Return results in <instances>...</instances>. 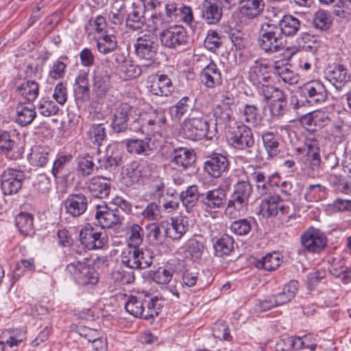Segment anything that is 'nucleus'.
<instances>
[{"instance_id": "26", "label": "nucleus", "mask_w": 351, "mask_h": 351, "mask_svg": "<svg viewBox=\"0 0 351 351\" xmlns=\"http://www.w3.org/2000/svg\"><path fill=\"white\" fill-rule=\"evenodd\" d=\"M268 66L259 61H255L248 71L249 81L256 88L271 81V77L267 71Z\"/></svg>"}, {"instance_id": "41", "label": "nucleus", "mask_w": 351, "mask_h": 351, "mask_svg": "<svg viewBox=\"0 0 351 351\" xmlns=\"http://www.w3.org/2000/svg\"><path fill=\"white\" fill-rule=\"evenodd\" d=\"M49 156V148L41 146H34L31 149L28 160L33 166L43 167L48 162Z\"/></svg>"}, {"instance_id": "4", "label": "nucleus", "mask_w": 351, "mask_h": 351, "mask_svg": "<svg viewBox=\"0 0 351 351\" xmlns=\"http://www.w3.org/2000/svg\"><path fill=\"white\" fill-rule=\"evenodd\" d=\"M153 252L148 248L132 247L125 250L121 254L122 264L130 269H143L153 263Z\"/></svg>"}, {"instance_id": "28", "label": "nucleus", "mask_w": 351, "mask_h": 351, "mask_svg": "<svg viewBox=\"0 0 351 351\" xmlns=\"http://www.w3.org/2000/svg\"><path fill=\"white\" fill-rule=\"evenodd\" d=\"M90 193L97 198H106L110 191V178L104 176H96L90 179L86 184Z\"/></svg>"}, {"instance_id": "17", "label": "nucleus", "mask_w": 351, "mask_h": 351, "mask_svg": "<svg viewBox=\"0 0 351 351\" xmlns=\"http://www.w3.org/2000/svg\"><path fill=\"white\" fill-rule=\"evenodd\" d=\"M88 202V197L84 193H71L64 201L66 213L73 217H78L86 212Z\"/></svg>"}, {"instance_id": "11", "label": "nucleus", "mask_w": 351, "mask_h": 351, "mask_svg": "<svg viewBox=\"0 0 351 351\" xmlns=\"http://www.w3.org/2000/svg\"><path fill=\"white\" fill-rule=\"evenodd\" d=\"M300 241L307 252L318 254L326 246L327 238L320 230L311 227L302 233Z\"/></svg>"}, {"instance_id": "5", "label": "nucleus", "mask_w": 351, "mask_h": 351, "mask_svg": "<svg viewBox=\"0 0 351 351\" xmlns=\"http://www.w3.org/2000/svg\"><path fill=\"white\" fill-rule=\"evenodd\" d=\"M182 132L186 138L192 141H199L204 138H210L212 133L209 130L208 123L201 112L191 114L182 123Z\"/></svg>"}, {"instance_id": "2", "label": "nucleus", "mask_w": 351, "mask_h": 351, "mask_svg": "<svg viewBox=\"0 0 351 351\" xmlns=\"http://www.w3.org/2000/svg\"><path fill=\"white\" fill-rule=\"evenodd\" d=\"M252 193V185L249 180H238L234 184L233 192L225 210L226 215L236 218L241 213H244Z\"/></svg>"}, {"instance_id": "62", "label": "nucleus", "mask_w": 351, "mask_h": 351, "mask_svg": "<svg viewBox=\"0 0 351 351\" xmlns=\"http://www.w3.org/2000/svg\"><path fill=\"white\" fill-rule=\"evenodd\" d=\"M221 36L215 30H209L204 40V47L208 50L215 52L222 45Z\"/></svg>"}, {"instance_id": "6", "label": "nucleus", "mask_w": 351, "mask_h": 351, "mask_svg": "<svg viewBox=\"0 0 351 351\" xmlns=\"http://www.w3.org/2000/svg\"><path fill=\"white\" fill-rule=\"evenodd\" d=\"M158 44L157 36L148 32L139 36L134 44L135 53L146 66L151 65L156 60Z\"/></svg>"}, {"instance_id": "50", "label": "nucleus", "mask_w": 351, "mask_h": 351, "mask_svg": "<svg viewBox=\"0 0 351 351\" xmlns=\"http://www.w3.org/2000/svg\"><path fill=\"white\" fill-rule=\"evenodd\" d=\"M256 90L258 94L264 97L265 101L271 100V101L276 99L282 98L283 92L278 88L270 84V82L264 83L261 85Z\"/></svg>"}, {"instance_id": "16", "label": "nucleus", "mask_w": 351, "mask_h": 351, "mask_svg": "<svg viewBox=\"0 0 351 351\" xmlns=\"http://www.w3.org/2000/svg\"><path fill=\"white\" fill-rule=\"evenodd\" d=\"M95 219L102 228H110L120 223L123 217L118 208L110 209L104 204L96 206Z\"/></svg>"}, {"instance_id": "23", "label": "nucleus", "mask_w": 351, "mask_h": 351, "mask_svg": "<svg viewBox=\"0 0 351 351\" xmlns=\"http://www.w3.org/2000/svg\"><path fill=\"white\" fill-rule=\"evenodd\" d=\"M201 83L207 88L214 89L222 84V75L217 64L210 62L200 72Z\"/></svg>"}, {"instance_id": "55", "label": "nucleus", "mask_w": 351, "mask_h": 351, "mask_svg": "<svg viewBox=\"0 0 351 351\" xmlns=\"http://www.w3.org/2000/svg\"><path fill=\"white\" fill-rule=\"evenodd\" d=\"M145 301L138 299L135 296H131L125 304V310L136 317L143 318Z\"/></svg>"}, {"instance_id": "21", "label": "nucleus", "mask_w": 351, "mask_h": 351, "mask_svg": "<svg viewBox=\"0 0 351 351\" xmlns=\"http://www.w3.org/2000/svg\"><path fill=\"white\" fill-rule=\"evenodd\" d=\"M81 243L88 250L102 248L108 242L105 232H97L93 228H84L81 230Z\"/></svg>"}, {"instance_id": "59", "label": "nucleus", "mask_w": 351, "mask_h": 351, "mask_svg": "<svg viewBox=\"0 0 351 351\" xmlns=\"http://www.w3.org/2000/svg\"><path fill=\"white\" fill-rule=\"evenodd\" d=\"M326 195V188L319 184L309 185L306 189V197L310 201L318 202L325 199Z\"/></svg>"}, {"instance_id": "47", "label": "nucleus", "mask_w": 351, "mask_h": 351, "mask_svg": "<svg viewBox=\"0 0 351 351\" xmlns=\"http://www.w3.org/2000/svg\"><path fill=\"white\" fill-rule=\"evenodd\" d=\"M269 110L271 117L274 119H280L288 111V105L285 94L282 95V98L276 99L271 101L269 105Z\"/></svg>"}, {"instance_id": "15", "label": "nucleus", "mask_w": 351, "mask_h": 351, "mask_svg": "<svg viewBox=\"0 0 351 351\" xmlns=\"http://www.w3.org/2000/svg\"><path fill=\"white\" fill-rule=\"evenodd\" d=\"M302 92L306 101L311 105L322 104L328 96L324 84L319 80L306 83L302 88Z\"/></svg>"}, {"instance_id": "24", "label": "nucleus", "mask_w": 351, "mask_h": 351, "mask_svg": "<svg viewBox=\"0 0 351 351\" xmlns=\"http://www.w3.org/2000/svg\"><path fill=\"white\" fill-rule=\"evenodd\" d=\"M300 121L307 130L315 132L328 125L330 119L326 112L316 110L302 116Z\"/></svg>"}, {"instance_id": "29", "label": "nucleus", "mask_w": 351, "mask_h": 351, "mask_svg": "<svg viewBox=\"0 0 351 351\" xmlns=\"http://www.w3.org/2000/svg\"><path fill=\"white\" fill-rule=\"evenodd\" d=\"M239 10L242 17L254 19L260 16L264 10L263 0H239Z\"/></svg>"}, {"instance_id": "63", "label": "nucleus", "mask_w": 351, "mask_h": 351, "mask_svg": "<svg viewBox=\"0 0 351 351\" xmlns=\"http://www.w3.org/2000/svg\"><path fill=\"white\" fill-rule=\"evenodd\" d=\"M95 164L92 156L88 154L77 158V171L83 176H88L93 173Z\"/></svg>"}, {"instance_id": "56", "label": "nucleus", "mask_w": 351, "mask_h": 351, "mask_svg": "<svg viewBox=\"0 0 351 351\" xmlns=\"http://www.w3.org/2000/svg\"><path fill=\"white\" fill-rule=\"evenodd\" d=\"M83 269V274L77 276V279L75 282L82 286L95 285L98 282L97 272L93 267H90L87 264H86Z\"/></svg>"}, {"instance_id": "22", "label": "nucleus", "mask_w": 351, "mask_h": 351, "mask_svg": "<svg viewBox=\"0 0 351 351\" xmlns=\"http://www.w3.org/2000/svg\"><path fill=\"white\" fill-rule=\"evenodd\" d=\"M223 13V3L221 0H204L202 3V17L206 23H218Z\"/></svg>"}, {"instance_id": "1", "label": "nucleus", "mask_w": 351, "mask_h": 351, "mask_svg": "<svg viewBox=\"0 0 351 351\" xmlns=\"http://www.w3.org/2000/svg\"><path fill=\"white\" fill-rule=\"evenodd\" d=\"M147 237L154 245L162 244L165 237H169L173 240H179L189 230V218L180 215L171 218L169 227L165 228L164 221L160 223H152L147 226Z\"/></svg>"}, {"instance_id": "27", "label": "nucleus", "mask_w": 351, "mask_h": 351, "mask_svg": "<svg viewBox=\"0 0 351 351\" xmlns=\"http://www.w3.org/2000/svg\"><path fill=\"white\" fill-rule=\"evenodd\" d=\"M148 88L153 95L161 97H167L173 91L171 80L165 74L153 77V80Z\"/></svg>"}, {"instance_id": "61", "label": "nucleus", "mask_w": 351, "mask_h": 351, "mask_svg": "<svg viewBox=\"0 0 351 351\" xmlns=\"http://www.w3.org/2000/svg\"><path fill=\"white\" fill-rule=\"evenodd\" d=\"M243 121L252 125L257 124L261 119L258 108L252 104H245L242 110Z\"/></svg>"}, {"instance_id": "53", "label": "nucleus", "mask_w": 351, "mask_h": 351, "mask_svg": "<svg viewBox=\"0 0 351 351\" xmlns=\"http://www.w3.org/2000/svg\"><path fill=\"white\" fill-rule=\"evenodd\" d=\"M306 147V155L312 158L313 165H318L320 161L319 145L314 137H307L304 142Z\"/></svg>"}, {"instance_id": "38", "label": "nucleus", "mask_w": 351, "mask_h": 351, "mask_svg": "<svg viewBox=\"0 0 351 351\" xmlns=\"http://www.w3.org/2000/svg\"><path fill=\"white\" fill-rule=\"evenodd\" d=\"M300 21L291 15H285L279 21L278 28L280 29V35L288 36L295 35L300 28Z\"/></svg>"}, {"instance_id": "37", "label": "nucleus", "mask_w": 351, "mask_h": 351, "mask_svg": "<svg viewBox=\"0 0 351 351\" xmlns=\"http://www.w3.org/2000/svg\"><path fill=\"white\" fill-rule=\"evenodd\" d=\"M282 256L276 252L268 253L261 259L255 262V267L258 269H263L266 271H274L282 263Z\"/></svg>"}, {"instance_id": "64", "label": "nucleus", "mask_w": 351, "mask_h": 351, "mask_svg": "<svg viewBox=\"0 0 351 351\" xmlns=\"http://www.w3.org/2000/svg\"><path fill=\"white\" fill-rule=\"evenodd\" d=\"M173 273V271L171 269L159 267L157 270L153 272L152 278L157 284L167 285L171 281Z\"/></svg>"}, {"instance_id": "19", "label": "nucleus", "mask_w": 351, "mask_h": 351, "mask_svg": "<svg viewBox=\"0 0 351 351\" xmlns=\"http://www.w3.org/2000/svg\"><path fill=\"white\" fill-rule=\"evenodd\" d=\"M12 84L15 91L29 101H33L38 95L39 86L37 82L23 78L21 75L16 77Z\"/></svg>"}, {"instance_id": "45", "label": "nucleus", "mask_w": 351, "mask_h": 351, "mask_svg": "<svg viewBox=\"0 0 351 351\" xmlns=\"http://www.w3.org/2000/svg\"><path fill=\"white\" fill-rule=\"evenodd\" d=\"M86 134L91 143L99 147L106 138V128L102 123L92 124L90 125Z\"/></svg>"}, {"instance_id": "33", "label": "nucleus", "mask_w": 351, "mask_h": 351, "mask_svg": "<svg viewBox=\"0 0 351 351\" xmlns=\"http://www.w3.org/2000/svg\"><path fill=\"white\" fill-rule=\"evenodd\" d=\"M131 110V106L127 104H122L117 109L112 123L114 132L120 133L127 130L128 117Z\"/></svg>"}, {"instance_id": "35", "label": "nucleus", "mask_w": 351, "mask_h": 351, "mask_svg": "<svg viewBox=\"0 0 351 351\" xmlns=\"http://www.w3.org/2000/svg\"><path fill=\"white\" fill-rule=\"evenodd\" d=\"M145 8L141 3H133V11L130 12L126 20V25L132 30L141 29L145 23L144 19Z\"/></svg>"}, {"instance_id": "43", "label": "nucleus", "mask_w": 351, "mask_h": 351, "mask_svg": "<svg viewBox=\"0 0 351 351\" xmlns=\"http://www.w3.org/2000/svg\"><path fill=\"white\" fill-rule=\"evenodd\" d=\"M233 245V239L225 234L213 243L215 254L217 256H227L232 251Z\"/></svg>"}, {"instance_id": "30", "label": "nucleus", "mask_w": 351, "mask_h": 351, "mask_svg": "<svg viewBox=\"0 0 351 351\" xmlns=\"http://www.w3.org/2000/svg\"><path fill=\"white\" fill-rule=\"evenodd\" d=\"M74 96L77 103H85L90 99L88 75L84 72L75 78L74 84Z\"/></svg>"}, {"instance_id": "60", "label": "nucleus", "mask_w": 351, "mask_h": 351, "mask_svg": "<svg viewBox=\"0 0 351 351\" xmlns=\"http://www.w3.org/2000/svg\"><path fill=\"white\" fill-rule=\"evenodd\" d=\"M275 73H276L282 81L289 84L298 82V75L291 71L287 65L280 66L276 62L274 65Z\"/></svg>"}, {"instance_id": "40", "label": "nucleus", "mask_w": 351, "mask_h": 351, "mask_svg": "<svg viewBox=\"0 0 351 351\" xmlns=\"http://www.w3.org/2000/svg\"><path fill=\"white\" fill-rule=\"evenodd\" d=\"M298 291V282L296 280L289 281L284 286L281 292L274 295L276 302L278 305H282L290 302L295 297Z\"/></svg>"}, {"instance_id": "32", "label": "nucleus", "mask_w": 351, "mask_h": 351, "mask_svg": "<svg viewBox=\"0 0 351 351\" xmlns=\"http://www.w3.org/2000/svg\"><path fill=\"white\" fill-rule=\"evenodd\" d=\"M36 116L33 104L19 103L16 107V122L21 126H27L32 123Z\"/></svg>"}, {"instance_id": "25", "label": "nucleus", "mask_w": 351, "mask_h": 351, "mask_svg": "<svg viewBox=\"0 0 351 351\" xmlns=\"http://www.w3.org/2000/svg\"><path fill=\"white\" fill-rule=\"evenodd\" d=\"M236 105L233 98L228 97L221 100L214 109L215 124H227L233 119Z\"/></svg>"}, {"instance_id": "13", "label": "nucleus", "mask_w": 351, "mask_h": 351, "mask_svg": "<svg viewBox=\"0 0 351 351\" xmlns=\"http://www.w3.org/2000/svg\"><path fill=\"white\" fill-rule=\"evenodd\" d=\"M229 168L228 158L219 153H213L208 156L204 164V171L213 178H220Z\"/></svg>"}, {"instance_id": "34", "label": "nucleus", "mask_w": 351, "mask_h": 351, "mask_svg": "<svg viewBox=\"0 0 351 351\" xmlns=\"http://www.w3.org/2000/svg\"><path fill=\"white\" fill-rule=\"evenodd\" d=\"M144 241L143 228L137 223L129 224L125 228V242L128 249L140 247Z\"/></svg>"}, {"instance_id": "18", "label": "nucleus", "mask_w": 351, "mask_h": 351, "mask_svg": "<svg viewBox=\"0 0 351 351\" xmlns=\"http://www.w3.org/2000/svg\"><path fill=\"white\" fill-rule=\"evenodd\" d=\"M23 152L19 147L15 138L5 130H0V154L10 160H17L22 157Z\"/></svg>"}, {"instance_id": "57", "label": "nucleus", "mask_w": 351, "mask_h": 351, "mask_svg": "<svg viewBox=\"0 0 351 351\" xmlns=\"http://www.w3.org/2000/svg\"><path fill=\"white\" fill-rule=\"evenodd\" d=\"M38 109L44 117L55 115L59 111L58 106L49 97H43L38 102Z\"/></svg>"}, {"instance_id": "58", "label": "nucleus", "mask_w": 351, "mask_h": 351, "mask_svg": "<svg viewBox=\"0 0 351 351\" xmlns=\"http://www.w3.org/2000/svg\"><path fill=\"white\" fill-rule=\"evenodd\" d=\"M120 71L125 80L136 78L142 73L141 68L132 63L130 60H124L123 64L121 66Z\"/></svg>"}, {"instance_id": "44", "label": "nucleus", "mask_w": 351, "mask_h": 351, "mask_svg": "<svg viewBox=\"0 0 351 351\" xmlns=\"http://www.w3.org/2000/svg\"><path fill=\"white\" fill-rule=\"evenodd\" d=\"M191 99L189 97H183L175 105L169 108L171 119L180 121L181 118L191 109Z\"/></svg>"}, {"instance_id": "42", "label": "nucleus", "mask_w": 351, "mask_h": 351, "mask_svg": "<svg viewBox=\"0 0 351 351\" xmlns=\"http://www.w3.org/2000/svg\"><path fill=\"white\" fill-rule=\"evenodd\" d=\"M171 161L178 167L185 169L195 161V155L193 152L186 148H180L175 151Z\"/></svg>"}, {"instance_id": "36", "label": "nucleus", "mask_w": 351, "mask_h": 351, "mask_svg": "<svg viewBox=\"0 0 351 351\" xmlns=\"http://www.w3.org/2000/svg\"><path fill=\"white\" fill-rule=\"evenodd\" d=\"M350 75L343 65H335L328 71L327 78L336 87L340 88L350 80Z\"/></svg>"}, {"instance_id": "10", "label": "nucleus", "mask_w": 351, "mask_h": 351, "mask_svg": "<svg viewBox=\"0 0 351 351\" xmlns=\"http://www.w3.org/2000/svg\"><path fill=\"white\" fill-rule=\"evenodd\" d=\"M162 45L169 49H180L188 44L189 37L185 29L179 25L169 27L160 34Z\"/></svg>"}, {"instance_id": "54", "label": "nucleus", "mask_w": 351, "mask_h": 351, "mask_svg": "<svg viewBox=\"0 0 351 351\" xmlns=\"http://www.w3.org/2000/svg\"><path fill=\"white\" fill-rule=\"evenodd\" d=\"M106 27V19L104 16H97L91 18L85 25V31L88 36L95 33H101Z\"/></svg>"}, {"instance_id": "7", "label": "nucleus", "mask_w": 351, "mask_h": 351, "mask_svg": "<svg viewBox=\"0 0 351 351\" xmlns=\"http://www.w3.org/2000/svg\"><path fill=\"white\" fill-rule=\"evenodd\" d=\"M138 121L142 133L148 135L160 133L165 128L167 123L165 111L162 108L151 109L143 114Z\"/></svg>"}, {"instance_id": "39", "label": "nucleus", "mask_w": 351, "mask_h": 351, "mask_svg": "<svg viewBox=\"0 0 351 351\" xmlns=\"http://www.w3.org/2000/svg\"><path fill=\"white\" fill-rule=\"evenodd\" d=\"M261 138L268 156L271 158L276 156L280 151L278 136L273 132L265 131Z\"/></svg>"}, {"instance_id": "52", "label": "nucleus", "mask_w": 351, "mask_h": 351, "mask_svg": "<svg viewBox=\"0 0 351 351\" xmlns=\"http://www.w3.org/2000/svg\"><path fill=\"white\" fill-rule=\"evenodd\" d=\"M117 47V42L114 35H104L97 41V48L101 53L106 54L114 51Z\"/></svg>"}, {"instance_id": "31", "label": "nucleus", "mask_w": 351, "mask_h": 351, "mask_svg": "<svg viewBox=\"0 0 351 351\" xmlns=\"http://www.w3.org/2000/svg\"><path fill=\"white\" fill-rule=\"evenodd\" d=\"M127 150L132 154L141 156H149L154 149L153 145L150 144L151 138H128L125 141Z\"/></svg>"}, {"instance_id": "3", "label": "nucleus", "mask_w": 351, "mask_h": 351, "mask_svg": "<svg viewBox=\"0 0 351 351\" xmlns=\"http://www.w3.org/2000/svg\"><path fill=\"white\" fill-rule=\"evenodd\" d=\"M257 44L265 53H273L284 49L285 40L277 25L265 23L259 29Z\"/></svg>"}, {"instance_id": "12", "label": "nucleus", "mask_w": 351, "mask_h": 351, "mask_svg": "<svg viewBox=\"0 0 351 351\" xmlns=\"http://www.w3.org/2000/svg\"><path fill=\"white\" fill-rule=\"evenodd\" d=\"M25 176L23 171L9 168L1 175V189L5 195L16 194L21 189Z\"/></svg>"}, {"instance_id": "48", "label": "nucleus", "mask_w": 351, "mask_h": 351, "mask_svg": "<svg viewBox=\"0 0 351 351\" xmlns=\"http://www.w3.org/2000/svg\"><path fill=\"white\" fill-rule=\"evenodd\" d=\"M16 226L20 233L27 236L34 231L33 217L29 213H21L16 217Z\"/></svg>"}, {"instance_id": "46", "label": "nucleus", "mask_w": 351, "mask_h": 351, "mask_svg": "<svg viewBox=\"0 0 351 351\" xmlns=\"http://www.w3.org/2000/svg\"><path fill=\"white\" fill-rule=\"evenodd\" d=\"M163 302L164 301L158 297L151 298L148 300H145L143 318L149 319L158 316L163 306Z\"/></svg>"}, {"instance_id": "20", "label": "nucleus", "mask_w": 351, "mask_h": 351, "mask_svg": "<svg viewBox=\"0 0 351 351\" xmlns=\"http://www.w3.org/2000/svg\"><path fill=\"white\" fill-rule=\"evenodd\" d=\"M226 201V191L221 188L209 190L202 195V203L208 212H216L224 206Z\"/></svg>"}, {"instance_id": "49", "label": "nucleus", "mask_w": 351, "mask_h": 351, "mask_svg": "<svg viewBox=\"0 0 351 351\" xmlns=\"http://www.w3.org/2000/svg\"><path fill=\"white\" fill-rule=\"evenodd\" d=\"M198 197V187L196 185L188 186L186 190L180 195V199L187 210L195 205Z\"/></svg>"}, {"instance_id": "8", "label": "nucleus", "mask_w": 351, "mask_h": 351, "mask_svg": "<svg viewBox=\"0 0 351 351\" xmlns=\"http://www.w3.org/2000/svg\"><path fill=\"white\" fill-rule=\"evenodd\" d=\"M291 204L280 198L278 195H271L264 199L259 206V213L263 217L291 215Z\"/></svg>"}, {"instance_id": "14", "label": "nucleus", "mask_w": 351, "mask_h": 351, "mask_svg": "<svg viewBox=\"0 0 351 351\" xmlns=\"http://www.w3.org/2000/svg\"><path fill=\"white\" fill-rule=\"evenodd\" d=\"M92 83L93 93L97 99H103L112 87L110 73L100 66L93 71Z\"/></svg>"}, {"instance_id": "51", "label": "nucleus", "mask_w": 351, "mask_h": 351, "mask_svg": "<svg viewBox=\"0 0 351 351\" xmlns=\"http://www.w3.org/2000/svg\"><path fill=\"white\" fill-rule=\"evenodd\" d=\"M332 18L330 12L324 10H317L313 18V23L314 27L320 30H326L332 25Z\"/></svg>"}, {"instance_id": "9", "label": "nucleus", "mask_w": 351, "mask_h": 351, "mask_svg": "<svg viewBox=\"0 0 351 351\" xmlns=\"http://www.w3.org/2000/svg\"><path fill=\"white\" fill-rule=\"evenodd\" d=\"M229 143L235 149L244 150L254 145V134L250 128L244 124H238L227 132Z\"/></svg>"}]
</instances>
